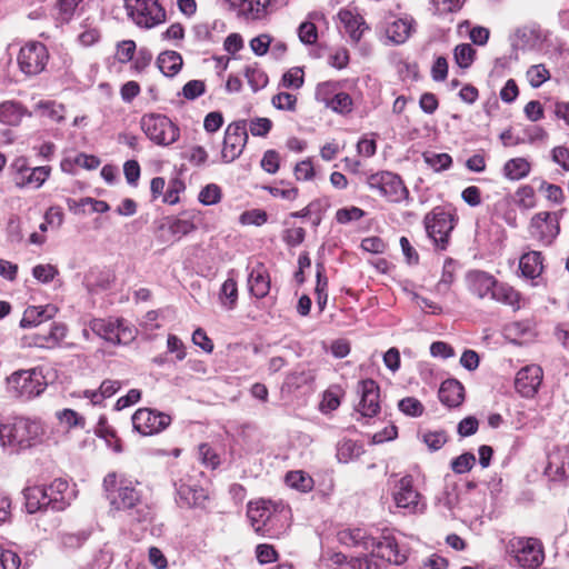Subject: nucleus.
Here are the masks:
<instances>
[{"mask_svg": "<svg viewBox=\"0 0 569 569\" xmlns=\"http://www.w3.org/2000/svg\"><path fill=\"white\" fill-rule=\"evenodd\" d=\"M278 503L271 502L269 500H258L254 502H250L248 506V518L251 521V526L253 527L256 532H260L261 529L266 526L271 513L274 511Z\"/></svg>", "mask_w": 569, "mask_h": 569, "instance_id": "b1692460", "label": "nucleus"}, {"mask_svg": "<svg viewBox=\"0 0 569 569\" xmlns=\"http://www.w3.org/2000/svg\"><path fill=\"white\" fill-rule=\"evenodd\" d=\"M221 199V190L217 184L206 186L199 193V201L204 206L216 204Z\"/></svg>", "mask_w": 569, "mask_h": 569, "instance_id": "e2e57ef3", "label": "nucleus"}, {"mask_svg": "<svg viewBox=\"0 0 569 569\" xmlns=\"http://www.w3.org/2000/svg\"><path fill=\"white\" fill-rule=\"evenodd\" d=\"M182 57L177 51H164L158 56L157 64L166 77L176 76L182 67Z\"/></svg>", "mask_w": 569, "mask_h": 569, "instance_id": "f704fd0d", "label": "nucleus"}, {"mask_svg": "<svg viewBox=\"0 0 569 569\" xmlns=\"http://www.w3.org/2000/svg\"><path fill=\"white\" fill-rule=\"evenodd\" d=\"M47 388L41 370H18L7 378V390L16 398L29 400L40 396Z\"/></svg>", "mask_w": 569, "mask_h": 569, "instance_id": "39448f33", "label": "nucleus"}, {"mask_svg": "<svg viewBox=\"0 0 569 569\" xmlns=\"http://www.w3.org/2000/svg\"><path fill=\"white\" fill-rule=\"evenodd\" d=\"M33 277L43 283H48L58 274V269L52 264H37L32 269Z\"/></svg>", "mask_w": 569, "mask_h": 569, "instance_id": "774afa93", "label": "nucleus"}, {"mask_svg": "<svg viewBox=\"0 0 569 569\" xmlns=\"http://www.w3.org/2000/svg\"><path fill=\"white\" fill-rule=\"evenodd\" d=\"M276 0H248L243 14L250 19H262L268 14V8Z\"/></svg>", "mask_w": 569, "mask_h": 569, "instance_id": "49530a36", "label": "nucleus"}, {"mask_svg": "<svg viewBox=\"0 0 569 569\" xmlns=\"http://www.w3.org/2000/svg\"><path fill=\"white\" fill-rule=\"evenodd\" d=\"M455 216L440 207L425 216L423 224L428 237L433 241L435 246L445 250L449 243V237L455 228Z\"/></svg>", "mask_w": 569, "mask_h": 569, "instance_id": "0eeeda50", "label": "nucleus"}, {"mask_svg": "<svg viewBox=\"0 0 569 569\" xmlns=\"http://www.w3.org/2000/svg\"><path fill=\"white\" fill-rule=\"evenodd\" d=\"M121 388L119 380L106 379L98 390H86L84 397L90 399L93 405L100 403L103 399L112 397Z\"/></svg>", "mask_w": 569, "mask_h": 569, "instance_id": "e433bc0d", "label": "nucleus"}, {"mask_svg": "<svg viewBox=\"0 0 569 569\" xmlns=\"http://www.w3.org/2000/svg\"><path fill=\"white\" fill-rule=\"evenodd\" d=\"M43 427L37 420L13 418L0 425V443L11 451H19L38 445Z\"/></svg>", "mask_w": 569, "mask_h": 569, "instance_id": "f03ea898", "label": "nucleus"}, {"mask_svg": "<svg viewBox=\"0 0 569 569\" xmlns=\"http://www.w3.org/2000/svg\"><path fill=\"white\" fill-rule=\"evenodd\" d=\"M34 112L40 117H46L56 123L64 120L66 108L62 103L53 100H41L36 103Z\"/></svg>", "mask_w": 569, "mask_h": 569, "instance_id": "c9c22d12", "label": "nucleus"}, {"mask_svg": "<svg viewBox=\"0 0 569 569\" xmlns=\"http://www.w3.org/2000/svg\"><path fill=\"white\" fill-rule=\"evenodd\" d=\"M219 299L226 309L231 310L234 308L238 300V287L233 278H228L222 283Z\"/></svg>", "mask_w": 569, "mask_h": 569, "instance_id": "c03bdc74", "label": "nucleus"}, {"mask_svg": "<svg viewBox=\"0 0 569 569\" xmlns=\"http://www.w3.org/2000/svg\"><path fill=\"white\" fill-rule=\"evenodd\" d=\"M200 461L208 468L214 469L220 465L219 456L208 443H201L198 447Z\"/></svg>", "mask_w": 569, "mask_h": 569, "instance_id": "4d7b16f0", "label": "nucleus"}, {"mask_svg": "<svg viewBox=\"0 0 569 569\" xmlns=\"http://www.w3.org/2000/svg\"><path fill=\"white\" fill-rule=\"evenodd\" d=\"M179 502L186 507H202L208 499L207 491L197 485L181 482L177 488Z\"/></svg>", "mask_w": 569, "mask_h": 569, "instance_id": "cd10ccee", "label": "nucleus"}, {"mask_svg": "<svg viewBox=\"0 0 569 569\" xmlns=\"http://www.w3.org/2000/svg\"><path fill=\"white\" fill-rule=\"evenodd\" d=\"M273 42V38L270 34L261 33L250 40V48L257 56H264L271 43Z\"/></svg>", "mask_w": 569, "mask_h": 569, "instance_id": "69168bd1", "label": "nucleus"}, {"mask_svg": "<svg viewBox=\"0 0 569 569\" xmlns=\"http://www.w3.org/2000/svg\"><path fill=\"white\" fill-rule=\"evenodd\" d=\"M491 299L511 307L513 310H519L521 305V295L512 286L506 282H497L492 291Z\"/></svg>", "mask_w": 569, "mask_h": 569, "instance_id": "473e14b6", "label": "nucleus"}, {"mask_svg": "<svg viewBox=\"0 0 569 569\" xmlns=\"http://www.w3.org/2000/svg\"><path fill=\"white\" fill-rule=\"evenodd\" d=\"M338 91L339 89L336 82L327 81L317 86L315 97L318 102L323 103L327 108L329 103L332 102Z\"/></svg>", "mask_w": 569, "mask_h": 569, "instance_id": "3c124183", "label": "nucleus"}, {"mask_svg": "<svg viewBox=\"0 0 569 569\" xmlns=\"http://www.w3.org/2000/svg\"><path fill=\"white\" fill-rule=\"evenodd\" d=\"M357 392L360 400L356 407L357 412L363 418H372L380 411V389L372 379H365L358 382Z\"/></svg>", "mask_w": 569, "mask_h": 569, "instance_id": "dca6fc26", "label": "nucleus"}, {"mask_svg": "<svg viewBox=\"0 0 569 569\" xmlns=\"http://www.w3.org/2000/svg\"><path fill=\"white\" fill-rule=\"evenodd\" d=\"M438 396L445 406L456 408L465 400V388L460 381L447 379L441 383Z\"/></svg>", "mask_w": 569, "mask_h": 569, "instance_id": "a878e982", "label": "nucleus"}, {"mask_svg": "<svg viewBox=\"0 0 569 569\" xmlns=\"http://www.w3.org/2000/svg\"><path fill=\"white\" fill-rule=\"evenodd\" d=\"M57 418L68 428H84L86 419L72 409H63L57 412Z\"/></svg>", "mask_w": 569, "mask_h": 569, "instance_id": "5fc2aeb1", "label": "nucleus"}, {"mask_svg": "<svg viewBox=\"0 0 569 569\" xmlns=\"http://www.w3.org/2000/svg\"><path fill=\"white\" fill-rule=\"evenodd\" d=\"M143 133L157 146L168 147L178 141L179 127L166 114L146 113L140 119Z\"/></svg>", "mask_w": 569, "mask_h": 569, "instance_id": "7ed1b4c3", "label": "nucleus"}, {"mask_svg": "<svg viewBox=\"0 0 569 569\" xmlns=\"http://www.w3.org/2000/svg\"><path fill=\"white\" fill-rule=\"evenodd\" d=\"M58 312L53 305L29 306L20 320V327L23 329L37 327L43 321L52 319Z\"/></svg>", "mask_w": 569, "mask_h": 569, "instance_id": "5701e85b", "label": "nucleus"}, {"mask_svg": "<svg viewBox=\"0 0 569 569\" xmlns=\"http://www.w3.org/2000/svg\"><path fill=\"white\" fill-rule=\"evenodd\" d=\"M367 183L371 190H376L380 196L391 202H401L409 200V190L401 178L390 171H381L370 174Z\"/></svg>", "mask_w": 569, "mask_h": 569, "instance_id": "6e6552de", "label": "nucleus"}, {"mask_svg": "<svg viewBox=\"0 0 569 569\" xmlns=\"http://www.w3.org/2000/svg\"><path fill=\"white\" fill-rule=\"evenodd\" d=\"M68 328L62 322H52L47 332H39L32 336L30 346L42 349H54L60 346L67 337Z\"/></svg>", "mask_w": 569, "mask_h": 569, "instance_id": "412c9836", "label": "nucleus"}, {"mask_svg": "<svg viewBox=\"0 0 569 569\" xmlns=\"http://www.w3.org/2000/svg\"><path fill=\"white\" fill-rule=\"evenodd\" d=\"M559 219L556 213L538 212L530 220V237L542 246H550L559 234Z\"/></svg>", "mask_w": 569, "mask_h": 569, "instance_id": "4468645a", "label": "nucleus"}, {"mask_svg": "<svg viewBox=\"0 0 569 569\" xmlns=\"http://www.w3.org/2000/svg\"><path fill=\"white\" fill-rule=\"evenodd\" d=\"M289 518L290 510L282 503H278L259 533L269 538L281 537L289 528Z\"/></svg>", "mask_w": 569, "mask_h": 569, "instance_id": "aec40b11", "label": "nucleus"}, {"mask_svg": "<svg viewBox=\"0 0 569 569\" xmlns=\"http://www.w3.org/2000/svg\"><path fill=\"white\" fill-rule=\"evenodd\" d=\"M43 219L50 224L51 229L58 230L64 222V212L59 206H51L46 212Z\"/></svg>", "mask_w": 569, "mask_h": 569, "instance_id": "338daca9", "label": "nucleus"}, {"mask_svg": "<svg viewBox=\"0 0 569 569\" xmlns=\"http://www.w3.org/2000/svg\"><path fill=\"white\" fill-rule=\"evenodd\" d=\"M103 489L111 509L127 511L138 522L149 518L150 509L143 503L141 492L131 480L110 472L103 479Z\"/></svg>", "mask_w": 569, "mask_h": 569, "instance_id": "f257e3e1", "label": "nucleus"}, {"mask_svg": "<svg viewBox=\"0 0 569 569\" xmlns=\"http://www.w3.org/2000/svg\"><path fill=\"white\" fill-rule=\"evenodd\" d=\"M286 482L289 487L299 491L307 492L312 489V479L303 471H290L286 476Z\"/></svg>", "mask_w": 569, "mask_h": 569, "instance_id": "09e8293b", "label": "nucleus"}, {"mask_svg": "<svg viewBox=\"0 0 569 569\" xmlns=\"http://www.w3.org/2000/svg\"><path fill=\"white\" fill-rule=\"evenodd\" d=\"M476 462V457L471 452H466L451 461V468L456 473H466L471 470Z\"/></svg>", "mask_w": 569, "mask_h": 569, "instance_id": "13d9d810", "label": "nucleus"}, {"mask_svg": "<svg viewBox=\"0 0 569 569\" xmlns=\"http://www.w3.org/2000/svg\"><path fill=\"white\" fill-rule=\"evenodd\" d=\"M392 497L398 508L409 512H416L419 509L420 493L415 489L411 476H405L397 482Z\"/></svg>", "mask_w": 569, "mask_h": 569, "instance_id": "a211bd4d", "label": "nucleus"}, {"mask_svg": "<svg viewBox=\"0 0 569 569\" xmlns=\"http://www.w3.org/2000/svg\"><path fill=\"white\" fill-rule=\"evenodd\" d=\"M423 161L432 168L436 172L447 170L452 164V158L448 153H436L432 151H426L422 154Z\"/></svg>", "mask_w": 569, "mask_h": 569, "instance_id": "a18cd8bd", "label": "nucleus"}, {"mask_svg": "<svg viewBox=\"0 0 569 569\" xmlns=\"http://www.w3.org/2000/svg\"><path fill=\"white\" fill-rule=\"evenodd\" d=\"M247 128L253 137H266L272 128V121L269 118H253Z\"/></svg>", "mask_w": 569, "mask_h": 569, "instance_id": "6e6d98bb", "label": "nucleus"}, {"mask_svg": "<svg viewBox=\"0 0 569 569\" xmlns=\"http://www.w3.org/2000/svg\"><path fill=\"white\" fill-rule=\"evenodd\" d=\"M248 142V128L246 120L229 123L224 130L221 149V162L231 163L243 152Z\"/></svg>", "mask_w": 569, "mask_h": 569, "instance_id": "9d476101", "label": "nucleus"}, {"mask_svg": "<svg viewBox=\"0 0 569 569\" xmlns=\"http://www.w3.org/2000/svg\"><path fill=\"white\" fill-rule=\"evenodd\" d=\"M550 32L537 22H529L517 27L509 40L513 48L526 51H541L549 40Z\"/></svg>", "mask_w": 569, "mask_h": 569, "instance_id": "9b49d317", "label": "nucleus"}, {"mask_svg": "<svg viewBox=\"0 0 569 569\" xmlns=\"http://www.w3.org/2000/svg\"><path fill=\"white\" fill-rule=\"evenodd\" d=\"M338 18L345 28V32L349 34L352 42L360 41L362 33L368 29L363 18L351 10L342 9L338 13Z\"/></svg>", "mask_w": 569, "mask_h": 569, "instance_id": "393cba45", "label": "nucleus"}, {"mask_svg": "<svg viewBox=\"0 0 569 569\" xmlns=\"http://www.w3.org/2000/svg\"><path fill=\"white\" fill-rule=\"evenodd\" d=\"M43 488L47 491V503L53 511L64 510L76 498L74 485H70L62 478L54 479L48 487Z\"/></svg>", "mask_w": 569, "mask_h": 569, "instance_id": "f3484780", "label": "nucleus"}, {"mask_svg": "<svg viewBox=\"0 0 569 569\" xmlns=\"http://www.w3.org/2000/svg\"><path fill=\"white\" fill-rule=\"evenodd\" d=\"M50 174V168L49 167H36L32 169V171L29 173L28 177H23L20 181L16 182V186L20 189L24 188L27 184L33 183L36 188H40L47 178Z\"/></svg>", "mask_w": 569, "mask_h": 569, "instance_id": "de8ad7c7", "label": "nucleus"}, {"mask_svg": "<svg viewBox=\"0 0 569 569\" xmlns=\"http://www.w3.org/2000/svg\"><path fill=\"white\" fill-rule=\"evenodd\" d=\"M542 376L538 365L526 366L517 372L515 388L522 397L532 398L541 385Z\"/></svg>", "mask_w": 569, "mask_h": 569, "instance_id": "6ab92c4d", "label": "nucleus"}, {"mask_svg": "<svg viewBox=\"0 0 569 569\" xmlns=\"http://www.w3.org/2000/svg\"><path fill=\"white\" fill-rule=\"evenodd\" d=\"M530 172V163L525 158H513L503 166V176L509 180H520Z\"/></svg>", "mask_w": 569, "mask_h": 569, "instance_id": "58836bf2", "label": "nucleus"}, {"mask_svg": "<svg viewBox=\"0 0 569 569\" xmlns=\"http://www.w3.org/2000/svg\"><path fill=\"white\" fill-rule=\"evenodd\" d=\"M517 203L520 208L531 209L536 204L535 190L530 186L520 187L517 192Z\"/></svg>", "mask_w": 569, "mask_h": 569, "instance_id": "0e129e2a", "label": "nucleus"}, {"mask_svg": "<svg viewBox=\"0 0 569 569\" xmlns=\"http://www.w3.org/2000/svg\"><path fill=\"white\" fill-rule=\"evenodd\" d=\"M49 59L46 46L41 42H29L18 54L20 70L28 76H36L43 71Z\"/></svg>", "mask_w": 569, "mask_h": 569, "instance_id": "ddd939ff", "label": "nucleus"}, {"mask_svg": "<svg viewBox=\"0 0 569 569\" xmlns=\"http://www.w3.org/2000/svg\"><path fill=\"white\" fill-rule=\"evenodd\" d=\"M398 407L401 412L411 417H419L423 412L422 403L413 397L403 398L399 401Z\"/></svg>", "mask_w": 569, "mask_h": 569, "instance_id": "052dcab7", "label": "nucleus"}, {"mask_svg": "<svg viewBox=\"0 0 569 569\" xmlns=\"http://www.w3.org/2000/svg\"><path fill=\"white\" fill-rule=\"evenodd\" d=\"M527 79L532 88L541 87L550 79V72L545 64H533L527 70Z\"/></svg>", "mask_w": 569, "mask_h": 569, "instance_id": "8fccbe9b", "label": "nucleus"}, {"mask_svg": "<svg viewBox=\"0 0 569 569\" xmlns=\"http://www.w3.org/2000/svg\"><path fill=\"white\" fill-rule=\"evenodd\" d=\"M340 543L348 547H361L365 550H371L375 546V537L363 528H347L338 532Z\"/></svg>", "mask_w": 569, "mask_h": 569, "instance_id": "4be33fe9", "label": "nucleus"}, {"mask_svg": "<svg viewBox=\"0 0 569 569\" xmlns=\"http://www.w3.org/2000/svg\"><path fill=\"white\" fill-rule=\"evenodd\" d=\"M316 268H317V272H316L317 283H316V288H315V293L317 296V305H318L319 311L322 312L326 308L327 300H328V293H327L328 278L325 274L323 263L318 262L316 264Z\"/></svg>", "mask_w": 569, "mask_h": 569, "instance_id": "79ce46f5", "label": "nucleus"}, {"mask_svg": "<svg viewBox=\"0 0 569 569\" xmlns=\"http://www.w3.org/2000/svg\"><path fill=\"white\" fill-rule=\"evenodd\" d=\"M507 551L521 569H539L545 560L543 545L537 538H512Z\"/></svg>", "mask_w": 569, "mask_h": 569, "instance_id": "20e7f679", "label": "nucleus"}, {"mask_svg": "<svg viewBox=\"0 0 569 569\" xmlns=\"http://www.w3.org/2000/svg\"><path fill=\"white\" fill-rule=\"evenodd\" d=\"M89 327L96 335L113 345H127L136 338L134 328L122 319H93Z\"/></svg>", "mask_w": 569, "mask_h": 569, "instance_id": "1a4fd4ad", "label": "nucleus"}, {"mask_svg": "<svg viewBox=\"0 0 569 569\" xmlns=\"http://www.w3.org/2000/svg\"><path fill=\"white\" fill-rule=\"evenodd\" d=\"M371 558H378L382 563L375 562L376 569L382 566H401L407 560V555L398 548L395 537L389 530H383L380 537H375V546L371 547Z\"/></svg>", "mask_w": 569, "mask_h": 569, "instance_id": "f8f14e48", "label": "nucleus"}, {"mask_svg": "<svg viewBox=\"0 0 569 569\" xmlns=\"http://www.w3.org/2000/svg\"><path fill=\"white\" fill-rule=\"evenodd\" d=\"M549 469L562 477H569V448H562L549 456Z\"/></svg>", "mask_w": 569, "mask_h": 569, "instance_id": "37998d69", "label": "nucleus"}, {"mask_svg": "<svg viewBox=\"0 0 569 569\" xmlns=\"http://www.w3.org/2000/svg\"><path fill=\"white\" fill-rule=\"evenodd\" d=\"M519 270L526 279L535 280L543 271V257L539 251H529L519 259Z\"/></svg>", "mask_w": 569, "mask_h": 569, "instance_id": "c756f323", "label": "nucleus"}, {"mask_svg": "<svg viewBox=\"0 0 569 569\" xmlns=\"http://www.w3.org/2000/svg\"><path fill=\"white\" fill-rule=\"evenodd\" d=\"M171 422V417L164 412L149 408H140L132 416V426L143 436H151L164 430Z\"/></svg>", "mask_w": 569, "mask_h": 569, "instance_id": "2eb2a0df", "label": "nucleus"}, {"mask_svg": "<svg viewBox=\"0 0 569 569\" xmlns=\"http://www.w3.org/2000/svg\"><path fill=\"white\" fill-rule=\"evenodd\" d=\"M455 60L460 68H469L473 62L476 50L469 43H461L455 48Z\"/></svg>", "mask_w": 569, "mask_h": 569, "instance_id": "603ef678", "label": "nucleus"}, {"mask_svg": "<svg viewBox=\"0 0 569 569\" xmlns=\"http://www.w3.org/2000/svg\"><path fill=\"white\" fill-rule=\"evenodd\" d=\"M271 103L279 110L293 111L297 104V97L289 92H280L272 97Z\"/></svg>", "mask_w": 569, "mask_h": 569, "instance_id": "bf43d9fd", "label": "nucleus"}, {"mask_svg": "<svg viewBox=\"0 0 569 569\" xmlns=\"http://www.w3.org/2000/svg\"><path fill=\"white\" fill-rule=\"evenodd\" d=\"M468 281L470 290L473 295L479 297L480 299L490 295L492 296V291L498 282V280L485 271H472L468 274Z\"/></svg>", "mask_w": 569, "mask_h": 569, "instance_id": "bb28decb", "label": "nucleus"}, {"mask_svg": "<svg viewBox=\"0 0 569 569\" xmlns=\"http://www.w3.org/2000/svg\"><path fill=\"white\" fill-rule=\"evenodd\" d=\"M46 492L41 486L27 487L23 490L24 505L29 513L50 509L49 503H47Z\"/></svg>", "mask_w": 569, "mask_h": 569, "instance_id": "72a5a7b5", "label": "nucleus"}, {"mask_svg": "<svg viewBox=\"0 0 569 569\" xmlns=\"http://www.w3.org/2000/svg\"><path fill=\"white\" fill-rule=\"evenodd\" d=\"M31 116L20 102L4 101L0 104V122L6 126L17 127L24 117Z\"/></svg>", "mask_w": 569, "mask_h": 569, "instance_id": "7c9ffc66", "label": "nucleus"}, {"mask_svg": "<svg viewBox=\"0 0 569 569\" xmlns=\"http://www.w3.org/2000/svg\"><path fill=\"white\" fill-rule=\"evenodd\" d=\"M282 84L286 88H301L303 86V70L299 67H295L288 70L282 76Z\"/></svg>", "mask_w": 569, "mask_h": 569, "instance_id": "680f3d73", "label": "nucleus"}, {"mask_svg": "<svg viewBox=\"0 0 569 569\" xmlns=\"http://www.w3.org/2000/svg\"><path fill=\"white\" fill-rule=\"evenodd\" d=\"M248 286L256 298H264L270 290V279L263 266L254 267L248 276Z\"/></svg>", "mask_w": 569, "mask_h": 569, "instance_id": "2f4dec72", "label": "nucleus"}, {"mask_svg": "<svg viewBox=\"0 0 569 569\" xmlns=\"http://www.w3.org/2000/svg\"><path fill=\"white\" fill-rule=\"evenodd\" d=\"M243 74L253 92L263 89L269 82L267 73L258 63L247 66Z\"/></svg>", "mask_w": 569, "mask_h": 569, "instance_id": "a19ab883", "label": "nucleus"}, {"mask_svg": "<svg viewBox=\"0 0 569 569\" xmlns=\"http://www.w3.org/2000/svg\"><path fill=\"white\" fill-rule=\"evenodd\" d=\"M411 18H392L386 24V34L395 44L405 43L412 31Z\"/></svg>", "mask_w": 569, "mask_h": 569, "instance_id": "c85d7f7f", "label": "nucleus"}, {"mask_svg": "<svg viewBox=\"0 0 569 569\" xmlns=\"http://www.w3.org/2000/svg\"><path fill=\"white\" fill-rule=\"evenodd\" d=\"M124 8L139 28L151 29L166 21V11L158 0H124Z\"/></svg>", "mask_w": 569, "mask_h": 569, "instance_id": "423d86ee", "label": "nucleus"}, {"mask_svg": "<svg viewBox=\"0 0 569 569\" xmlns=\"http://www.w3.org/2000/svg\"><path fill=\"white\" fill-rule=\"evenodd\" d=\"M352 98L346 92L338 91V93L332 99V102H330L327 108L331 109L333 112L347 114L352 111Z\"/></svg>", "mask_w": 569, "mask_h": 569, "instance_id": "864d4df0", "label": "nucleus"}, {"mask_svg": "<svg viewBox=\"0 0 569 569\" xmlns=\"http://www.w3.org/2000/svg\"><path fill=\"white\" fill-rule=\"evenodd\" d=\"M363 452L362 446L351 439H342L337 445V459L341 463L357 459Z\"/></svg>", "mask_w": 569, "mask_h": 569, "instance_id": "4c0bfd02", "label": "nucleus"}, {"mask_svg": "<svg viewBox=\"0 0 569 569\" xmlns=\"http://www.w3.org/2000/svg\"><path fill=\"white\" fill-rule=\"evenodd\" d=\"M309 21L302 22L298 28L299 40L305 44H313L318 40V30L316 24L311 20H319L322 18L320 12L309 13Z\"/></svg>", "mask_w": 569, "mask_h": 569, "instance_id": "ea45409f", "label": "nucleus"}]
</instances>
